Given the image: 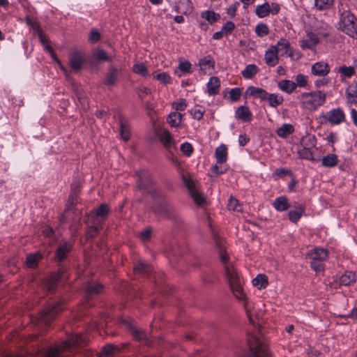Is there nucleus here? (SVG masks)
<instances>
[{"label":"nucleus","instance_id":"f704fd0d","mask_svg":"<svg viewBox=\"0 0 357 357\" xmlns=\"http://www.w3.org/2000/svg\"><path fill=\"white\" fill-rule=\"evenodd\" d=\"M276 48L277 53L281 52L282 55L286 54L290 50V43L285 38H280L276 45H274Z\"/></svg>","mask_w":357,"mask_h":357},{"label":"nucleus","instance_id":"8fccbe9b","mask_svg":"<svg viewBox=\"0 0 357 357\" xmlns=\"http://www.w3.org/2000/svg\"><path fill=\"white\" fill-rule=\"evenodd\" d=\"M132 71L144 77H146L148 75L147 68L142 63L134 64L132 66Z\"/></svg>","mask_w":357,"mask_h":357},{"label":"nucleus","instance_id":"dca6fc26","mask_svg":"<svg viewBox=\"0 0 357 357\" xmlns=\"http://www.w3.org/2000/svg\"><path fill=\"white\" fill-rule=\"evenodd\" d=\"M357 277L354 272L351 271H345L342 275L337 278L335 281L340 286H350L356 282Z\"/></svg>","mask_w":357,"mask_h":357},{"label":"nucleus","instance_id":"13d9d810","mask_svg":"<svg viewBox=\"0 0 357 357\" xmlns=\"http://www.w3.org/2000/svg\"><path fill=\"white\" fill-rule=\"evenodd\" d=\"M235 29V24L231 21H227L222 27L221 30L224 33L225 36H228Z\"/></svg>","mask_w":357,"mask_h":357},{"label":"nucleus","instance_id":"9b49d317","mask_svg":"<svg viewBox=\"0 0 357 357\" xmlns=\"http://www.w3.org/2000/svg\"><path fill=\"white\" fill-rule=\"evenodd\" d=\"M66 271L67 268L65 266L59 267L56 273H52L44 280L43 288L50 293L53 292Z\"/></svg>","mask_w":357,"mask_h":357},{"label":"nucleus","instance_id":"20e7f679","mask_svg":"<svg viewBox=\"0 0 357 357\" xmlns=\"http://www.w3.org/2000/svg\"><path fill=\"white\" fill-rule=\"evenodd\" d=\"M245 93L247 96L259 98L261 101H267L268 105L272 107H277L283 102V97L280 94L269 93L261 88L255 86H249Z\"/></svg>","mask_w":357,"mask_h":357},{"label":"nucleus","instance_id":"2eb2a0df","mask_svg":"<svg viewBox=\"0 0 357 357\" xmlns=\"http://www.w3.org/2000/svg\"><path fill=\"white\" fill-rule=\"evenodd\" d=\"M306 256L310 260L323 262L328 258V252L326 249L315 248L309 250Z\"/></svg>","mask_w":357,"mask_h":357},{"label":"nucleus","instance_id":"c03bdc74","mask_svg":"<svg viewBox=\"0 0 357 357\" xmlns=\"http://www.w3.org/2000/svg\"><path fill=\"white\" fill-rule=\"evenodd\" d=\"M41 255L39 253L29 255L26 257V266L29 268H35L38 266V262Z\"/></svg>","mask_w":357,"mask_h":357},{"label":"nucleus","instance_id":"4d7b16f0","mask_svg":"<svg viewBox=\"0 0 357 357\" xmlns=\"http://www.w3.org/2000/svg\"><path fill=\"white\" fill-rule=\"evenodd\" d=\"M305 213L298 212L296 210H291L288 213V217L291 222H297Z\"/></svg>","mask_w":357,"mask_h":357},{"label":"nucleus","instance_id":"338daca9","mask_svg":"<svg viewBox=\"0 0 357 357\" xmlns=\"http://www.w3.org/2000/svg\"><path fill=\"white\" fill-rule=\"evenodd\" d=\"M26 23L28 26H29L35 32L37 33L42 31L43 29L40 28V25L37 22H33L31 20L29 17H26Z\"/></svg>","mask_w":357,"mask_h":357},{"label":"nucleus","instance_id":"5fc2aeb1","mask_svg":"<svg viewBox=\"0 0 357 357\" xmlns=\"http://www.w3.org/2000/svg\"><path fill=\"white\" fill-rule=\"evenodd\" d=\"M241 93L242 91L240 88H234L230 90L229 98L232 102H237L240 100Z\"/></svg>","mask_w":357,"mask_h":357},{"label":"nucleus","instance_id":"69168bd1","mask_svg":"<svg viewBox=\"0 0 357 357\" xmlns=\"http://www.w3.org/2000/svg\"><path fill=\"white\" fill-rule=\"evenodd\" d=\"M287 175H292L291 171L285 168L276 169L273 173V176L282 177Z\"/></svg>","mask_w":357,"mask_h":357},{"label":"nucleus","instance_id":"e2e57ef3","mask_svg":"<svg viewBox=\"0 0 357 357\" xmlns=\"http://www.w3.org/2000/svg\"><path fill=\"white\" fill-rule=\"evenodd\" d=\"M100 33L96 29L91 30L89 35V40L92 43H96L100 39Z\"/></svg>","mask_w":357,"mask_h":357},{"label":"nucleus","instance_id":"aec40b11","mask_svg":"<svg viewBox=\"0 0 357 357\" xmlns=\"http://www.w3.org/2000/svg\"><path fill=\"white\" fill-rule=\"evenodd\" d=\"M110 208L107 204H101L95 209V213L91 215V218L93 220H100L102 222L107 217Z\"/></svg>","mask_w":357,"mask_h":357},{"label":"nucleus","instance_id":"6e6552de","mask_svg":"<svg viewBox=\"0 0 357 357\" xmlns=\"http://www.w3.org/2000/svg\"><path fill=\"white\" fill-rule=\"evenodd\" d=\"M182 181L184 185L188 188L190 197L195 204L199 206H203L206 202V197L200 191L197 183L190 177H188L185 174H182Z\"/></svg>","mask_w":357,"mask_h":357},{"label":"nucleus","instance_id":"603ef678","mask_svg":"<svg viewBox=\"0 0 357 357\" xmlns=\"http://www.w3.org/2000/svg\"><path fill=\"white\" fill-rule=\"evenodd\" d=\"M115 349V346L113 344L105 345L100 352V357H112V354Z\"/></svg>","mask_w":357,"mask_h":357},{"label":"nucleus","instance_id":"0eeeda50","mask_svg":"<svg viewBox=\"0 0 357 357\" xmlns=\"http://www.w3.org/2000/svg\"><path fill=\"white\" fill-rule=\"evenodd\" d=\"M137 188L142 194H150L156 198L160 193L153 186V181L149 172L146 169L137 172Z\"/></svg>","mask_w":357,"mask_h":357},{"label":"nucleus","instance_id":"052dcab7","mask_svg":"<svg viewBox=\"0 0 357 357\" xmlns=\"http://www.w3.org/2000/svg\"><path fill=\"white\" fill-rule=\"evenodd\" d=\"M154 78L163 84H169L171 82V77L167 73H161L154 75Z\"/></svg>","mask_w":357,"mask_h":357},{"label":"nucleus","instance_id":"58836bf2","mask_svg":"<svg viewBox=\"0 0 357 357\" xmlns=\"http://www.w3.org/2000/svg\"><path fill=\"white\" fill-rule=\"evenodd\" d=\"M201 17L204 18L211 24H214L218 21L220 18V15L218 13H215L212 10H205L201 13Z\"/></svg>","mask_w":357,"mask_h":357},{"label":"nucleus","instance_id":"f3484780","mask_svg":"<svg viewBox=\"0 0 357 357\" xmlns=\"http://www.w3.org/2000/svg\"><path fill=\"white\" fill-rule=\"evenodd\" d=\"M102 229V221L100 220H93L91 225L87 226L86 230V239H91L96 236Z\"/></svg>","mask_w":357,"mask_h":357},{"label":"nucleus","instance_id":"1a4fd4ad","mask_svg":"<svg viewBox=\"0 0 357 357\" xmlns=\"http://www.w3.org/2000/svg\"><path fill=\"white\" fill-rule=\"evenodd\" d=\"M156 197L161 199L154 208V212L158 215L165 216L171 220H175L177 217L175 208L171 203L164 197L161 192L158 194Z\"/></svg>","mask_w":357,"mask_h":357},{"label":"nucleus","instance_id":"3c124183","mask_svg":"<svg viewBox=\"0 0 357 357\" xmlns=\"http://www.w3.org/2000/svg\"><path fill=\"white\" fill-rule=\"evenodd\" d=\"M132 335L134 337L138 340H144L145 342L147 344L149 342V340L147 337V335L143 330L133 329Z\"/></svg>","mask_w":357,"mask_h":357},{"label":"nucleus","instance_id":"680f3d73","mask_svg":"<svg viewBox=\"0 0 357 357\" xmlns=\"http://www.w3.org/2000/svg\"><path fill=\"white\" fill-rule=\"evenodd\" d=\"M181 151L186 155L190 156L193 152V147L189 142H184L181 145Z\"/></svg>","mask_w":357,"mask_h":357},{"label":"nucleus","instance_id":"bb28decb","mask_svg":"<svg viewBox=\"0 0 357 357\" xmlns=\"http://www.w3.org/2000/svg\"><path fill=\"white\" fill-rule=\"evenodd\" d=\"M278 86L281 91L290 94L296 89V84L291 80L282 79L278 82Z\"/></svg>","mask_w":357,"mask_h":357},{"label":"nucleus","instance_id":"6ab92c4d","mask_svg":"<svg viewBox=\"0 0 357 357\" xmlns=\"http://www.w3.org/2000/svg\"><path fill=\"white\" fill-rule=\"evenodd\" d=\"M318 43V36L315 33L310 32L307 34V39L300 42V46L303 50H312Z\"/></svg>","mask_w":357,"mask_h":357},{"label":"nucleus","instance_id":"a211bd4d","mask_svg":"<svg viewBox=\"0 0 357 357\" xmlns=\"http://www.w3.org/2000/svg\"><path fill=\"white\" fill-rule=\"evenodd\" d=\"M264 59L266 63L271 67L275 66L278 63L279 58L275 46H271L266 51Z\"/></svg>","mask_w":357,"mask_h":357},{"label":"nucleus","instance_id":"423d86ee","mask_svg":"<svg viewBox=\"0 0 357 357\" xmlns=\"http://www.w3.org/2000/svg\"><path fill=\"white\" fill-rule=\"evenodd\" d=\"M249 351L245 357H273L266 344L259 338L252 335L248 340Z\"/></svg>","mask_w":357,"mask_h":357},{"label":"nucleus","instance_id":"ddd939ff","mask_svg":"<svg viewBox=\"0 0 357 357\" xmlns=\"http://www.w3.org/2000/svg\"><path fill=\"white\" fill-rule=\"evenodd\" d=\"M73 248V243L71 242H64L61 243L57 247L55 255L54 260L57 263L63 262L68 256Z\"/></svg>","mask_w":357,"mask_h":357},{"label":"nucleus","instance_id":"49530a36","mask_svg":"<svg viewBox=\"0 0 357 357\" xmlns=\"http://www.w3.org/2000/svg\"><path fill=\"white\" fill-rule=\"evenodd\" d=\"M295 84L296 86L301 88H307L308 86V77L303 74H298L295 77Z\"/></svg>","mask_w":357,"mask_h":357},{"label":"nucleus","instance_id":"864d4df0","mask_svg":"<svg viewBox=\"0 0 357 357\" xmlns=\"http://www.w3.org/2000/svg\"><path fill=\"white\" fill-rule=\"evenodd\" d=\"M94 57L98 61H111L112 59L110 56L107 55V53L103 50H96L93 52Z\"/></svg>","mask_w":357,"mask_h":357},{"label":"nucleus","instance_id":"bf43d9fd","mask_svg":"<svg viewBox=\"0 0 357 357\" xmlns=\"http://www.w3.org/2000/svg\"><path fill=\"white\" fill-rule=\"evenodd\" d=\"M317 29L318 33L323 37H328L331 34V27L326 23H322L320 29L319 28H317Z\"/></svg>","mask_w":357,"mask_h":357},{"label":"nucleus","instance_id":"412c9836","mask_svg":"<svg viewBox=\"0 0 357 357\" xmlns=\"http://www.w3.org/2000/svg\"><path fill=\"white\" fill-rule=\"evenodd\" d=\"M151 266L142 260L138 261L134 266V273L142 276H147L151 271Z\"/></svg>","mask_w":357,"mask_h":357},{"label":"nucleus","instance_id":"39448f33","mask_svg":"<svg viewBox=\"0 0 357 357\" xmlns=\"http://www.w3.org/2000/svg\"><path fill=\"white\" fill-rule=\"evenodd\" d=\"M337 29L353 38H357V18L349 10H344L340 15Z\"/></svg>","mask_w":357,"mask_h":357},{"label":"nucleus","instance_id":"a878e982","mask_svg":"<svg viewBox=\"0 0 357 357\" xmlns=\"http://www.w3.org/2000/svg\"><path fill=\"white\" fill-rule=\"evenodd\" d=\"M119 74V70L117 68L111 67L106 75L104 84L109 86H114L117 81Z\"/></svg>","mask_w":357,"mask_h":357},{"label":"nucleus","instance_id":"09e8293b","mask_svg":"<svg viewBox=\"0 0 357 357\" xmlns=\"http://www.w3.org/2000/svg\"><path fill=\"white\" fill-rule=\"evenodd\" d=\"M339 73L341 77H351L355 74V67L352 66H341L339 68Z\"/></svg>","mask_w":357,"mask_h":357},{"label":"nucleus","instance_id":"774afa93","mask_svg":"<svg viewBox=\"0 0 357 357\" xmlns=\"http://www.w3.org/2000/svg\"><path fill=\"white\" fill-rule=\"evenodd\" d=\"M190 114L195 119L200 120L202 119L204 110L202 108H194L190 110Z\"/></svg>","mask_w":357,"mask_h":357},{"label":"nucleus","instance_id":"37998d69","mask_svg":"<svg viewBox=\"0 0 357 357\" xmlns=\"http://www.w3.org/2000/svg\"><path fill=\"white\" fill-rule=\"evenodd\" d=\"M120 135L124 141H128L130 138V128L122 119L120 121Z\"/></svg>","mask_w":357,"mask_h":357},{"label":"nucleus","instance_id":"5701e85b","mask_svg":"<svg viewBox=\"0 0 357 357\" xmlns=\"http://www.w3.org/2000/svg\"><path fill=\"white\" fill-rule=\"evenodd\" d=\"M273 206L276 211L282 212L288 210L290 204L286 196H280L273 201Z\"/></svg>","mask_w":357,"mask_h":357},{"label":"nucleus","instance_id":"a19ab883","mask_svg":"<svg viewBox=\"0 0 357 357\" xmlns=\"http://www.w3.org/2000/svg\"><path fill=\"white\" fill-rule=\"evenodd\" d=\"M252 284L259 289L266 288L268 284L266 275L263 274H259L255 278L252 280Z\"/></svg>","mask_w":357,"mask_h":357},{"label":"nucleus","instance_id":"393cba45","mask_svg":"<svg viewBox=\"0 0 357 357\" xmlns=\"http://www.w3.org/2000/svg\"><path fill=\"white\" fill-rule=\"evenodd\" d=\"M236 117L244 122H249L252 120V113L246 106H240L236 111Z\"/></svg>","mask_w":357,"mask_h":357},{"label":"nucleus","instance_id":"473e14b6","mask_svg":"<svg viewBox=\"0 0 357 357\" xmlns=\"http://www.w3.org/2000/svg\"><path fill=\"white\" fill-rule=\"evenodd\" d=\"M183 115L178 112H172L167 116V122L172 127L178 128L182 121Z\"/></svg>","mask_w":357,"mask_h":357},{"label":"nucleus","instance_id":"2f4dec72","mask_svg":"<svg viewBox=\"0 0 357 357\" xmlns=\"http://www.w3.org/2000/svg\"><path fill=\"white\" fill-rule=\"evenodd\" d=\"M159 138L166 148H170L174 145L172 135L167 130H164L160 135Z\"/></svg>","mask_w":357,"mask_h":357},{"label":"nucleus","instance_id":"6e6d98bb","mask_svg":"<svg viewBox=\"0 0 357 357\" xmlns=\"http://www.w3.org/2000/svg\"><path fill=\"white\" fill-rule=\"evenodd\" d=\"M151 234L152 229L148 227L139 233V238L142 241H148L151 237Z\"/></svg>","mask_w":357,"mask_h":357},{"label":"nucleus","instance_id":"c756f323","mask_svg":"<svg viewBox=\"0 0 357 357\" xmlns=\"http://www.w3.org/2000/svg\"><path fill=\"white\" fill-rule=\"evenodd\" d=\"M294 132V126L290 123H284L276 130L277 135L283 139L287 138L289 135Z\"/></svg>","mask_w":357,"mask_h":357},{"label":"nucleus","instance_id":"72a5a7b5","mask_svg":"<svg viewBox=\"0 0 357 357\" xmlns=\"http://www.w3.org/2000/svg\"><path fill=\"white\" fill-rule=\"evenodd\" d=\"M348 101L352 104H357V83L351 84L345 92Z\"/></svg>","mask_w":357,"mask_h":357},{"label":"nucleus","instance_id":"4be33fe9","mask_svg":"<svg viewBox=\"0 0 357 357\" xmlns=\"http://www.w3.org/2000/svg\"><path fill=\"white\" fill-rule=\"evenodd\" d=\"M220 80L218 77H211L206 84L207 93L209 96H215L219 93Z\"/></svg>","mask_w":357,"mask_h":357},{"label":"nucleus","instance_id":"c9c22d12","mask_svg":"<svg viewBox=\"0 0 357 357\" xmlns=\"http://www.w3.org/2000/svg\"><path fill=\"white\" fill-rule=\"evenodd\" d=\"M191 63L185 60L179 63L178 66V70L175 71V74H176L178 77H181L184 74H189L192 73L191 70Z\"/></svg>","mask_w":357,"mask_h":357},{"label":"nucleus","instance_id":"f03ea898","mask_svg":"<svg viewBox=\"0 0 357 357\" xmlns=\"http://www.w3.org/2000/svg\"><path fill=\"white\" fill-rule=\"evenodd\" d=\"M86 343V337L82 334H75L70 336L60 346L50 347L45 353V357H66L68 354Z\"/></svg>","mask_w":357,"mask_h":357},{"label":"nucleus","instance_id":"7c9ffc66","mask_svg":"<svg viewBox=\"0 0 357 357\" xmlns=\"http://www.w3.org/2000/svg\"><path fill=\"white\" fill-rule=\"evenodd\" d=\"M102 290V285L96 282H89L85 287L86 294L88 296H92L93 295L100 293Z\"/></svg>","mask_w":357,"mask_h":357},{"label":"nucleus","instance_id":"4c0bfd02","mask_svg":"<svg viewBox=\"0 0 357 357\" xmlns=\"http://www.w3.org/2000/svg\"><path fill=\"white\" fill-rule=\"evenodd\" d=\"M259 71L258 67L255 64L248 65L241 74L245 79H252Z\"/></svg>","mask_w":357,"mask_h":357},{"label":"nucleus","instance_id":"0e129e2a","mask_svg":"<svg viewBox=\"0 0 357 357\" xmlns=\"http://www.w3.org/2000/svg\"><path fill=\"white\" fill-rule=\"evenodd\" d=\"M310 267L317 273L321 272L324 270V265L322 261L310 260Z\"/></svg>","mask_w":357,"mask_h":357},{"label":"nucleus","instance_id":"ea45409f","mask_svg":"<svg viewBox=\"0 0 357 357\" xmlns=\"http://www.w3.org/2000/svg\"><path fill=\"white\" fill-rule=\"evenodd\" d=\"M337 157L335 154H328L324 156L321 160L322 166L325 167H332L337 164Z\"/></svg>","mask_w":357,"mask_h":357},{"label":"nucleus","instance_id":"c85d7f7f","mask_svg":"<svg viewBox=\"0 0 357 357\" xmlns=\"http://www.w3.org/2000/svg\"><path fill=\"white\" fill-rule=\"evenodd\" d=\"M200 69L203 71L213 69L215 67V61L211 56L207 55L199 61Z\"/></svg>","mask_w":357,"mask_h":357},{"label":"nucleus","instance_id":"a18cd8bd","mask_svg":"<svg viewBox=\"0 0 357 357\" xmlns=\"http://www.w3.org/2000/svg\"><path fill=\"white\" fill-rule=\"evenodd\" d=\"M227 208L229 211L241 212L242 211V206H241L238 200L233 197H231L228 201Z\"/></svg>","mask_w":357,"mask_h":357},{"label":"nucleus","instance_id":"7ed1b4c3","mask_svg":"<svg viewBox=\"0 0 357 357\" xmlns=\"http://www.w3.org/2000/svg\"><path fill=\"white\" fill-rule=\"evenodd\" d=\"M326 96L321 91H314L310 93L304 92L297 97L302 107L308 110H316L324 105Z\"/></svg>","mask_w":357,"mask_h":357},{"label":"nucleus","instance_id":"cd10ccee","mask_svg":"<svg viewBox=\"0 0 357 357\" xmlns=\"http://www.w3.org/2000/svg\"><path fill=\"white\" fill-rule=\"evenodd\" d=\"M215 158L218 163L222 164L227 160V148L225 144H222L216 148L215 152Z\"/></svg>","mask_w":357,"mask_h":357},{"label":"nucleus","instance_id":"f257e3e1","mask_svg":"<svg viewBox=\"0 0 357 357\" xmlns=\"http://www.w3.org/2000/svg\"><path fill=\"white\" fill-rule=\"evenodd\" d=\"M220 259L223 264L225 275L234 296L238 300L244 301L245 295L243 290L239 274L233 264L229 263V256L222 250H220Z\"/></svg>","mask_w":357,"mask_h":357},{"label":"nucleus","instance_id":"4468645a","mask_svg":"<svg viewBox=\"0 0 357 357\" xmlns=\"http://www.w3.org/2000/svg\"><path fill=\"white\" fill-rule=\"evenodd\" d=\"M85 63V59L82 52L75 51L70 54L69 65L73 70L78 72Z\"/></svg>","mask_w":357,"mask_h":357},{"label":"nucleus","instance_id":"79ce46f5","mask_svg":"<svg viewBox=\"0 0 357 357\" xmlns=\"http://www.w3.org/2000/svg\"><path fill=\"white\" fill-rule=\"evenodd\" d=\"M314 7L319 10L329 9L333 4L334 0H314Z\"/></svg>","mask_w":357,"mask_h":357},{"label":"nucleus","instance_id":"f8f14e48","mask_svg":"<svg viewBox=\"0 0 357 357\" xmlns=\"http://www.w3.org/2000/svg\"><path fill=\"white\" fill-rule=\"evenodd\" d=\"M321 117L332 126L339 125L345 121V114L343 110L339 107L322 113Z\"/></svg>","mask_w":357,"mask_h":357},{"label":"nucleus","instance_id":"de8ad7c7","mask_svg":"<svg viewBox=\"0 0 357 357\" xmlns=\"http://www.w3.org/2000/svg\"><path fill=\"white\" fill-rule=\"evenodd\" d=\"M255 33L259 37H264L268 34L269 29L266 24L260 23L255 27Z\"/></svg>","mask_w":357,"mask_h":357},{"label":"nucleus","instance_id":"9d476101","mask_svg":"<svg viewBox=\"0 0 357 357\" xmlns=\"http://www.w3.org/2000/svg\"><path fill=\"white\" fill-rule=\"evenodd\" d=\"M63 309V301H60L56 303L49 304L45 307L40 313L42 321L45 324H49L56 317V315L61 312Z\"/></svg>","mask_w":357,"mask_h":357},{"label":"nucleus","instance_id":"b1692460","mask_svg":"<svg viewBox=\"0 0 357 357\" xmlns=\"http://www.w3.org/2000/svg\"><path fill=\"white\" fill-rule=\"evenodd\" d=\"M311 71L314 75L325 76L329 73L330 69L327 63L317 62L312 65Z\"/></svg>","mask_w":357,"mask_h":357},{"label":"nucleus","instance_id":"e433bc0d","mask_svg":"<svg viewBox=\"0 0 357 357\" xmlns=\"http://www.w3.org/2000/svg\"><path fill=\"white\" fill-rule=\"evenodd\" d=\"M255 13L260 18L268 16L271 13L270 4L268 2H265L261 5L257 6Z\"/></svg>","mask_w":357,"mask_h":357}]
</instances>
